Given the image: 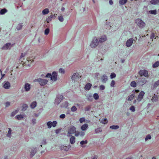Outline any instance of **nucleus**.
Listing matches in <instances>:
<instances>
[{
    "label": "nucleus",
    "mask_w": 159,
    "mask_h": 159,
    "mask_svg": "<svg viewBox=\"0 0 159 159\" xmlns=\"http://www.w3.org/2000/svg\"><path fill=\"white\" fill-rule=\"evenodd\" d=\"M129 109L132 112H134L135 111V107L134 106H131L129 108Z\"/></svg>",
    "instance_id": "49"
},
{
    "label": "nucleus",
    "mask_w": 159,
    "mask_h": 159,
    "mask_svg": "<svg viewBox=\"0 0 159 159\" xmlns=\"http://www.w3.org/2000/svg\"><path fill=\"white\" fill-rule=\"evenodd\" d=\"M88 125L87 124H85L83 125L81 127V129L83 131H84L88 128Z\"/></svg>",
    "instance_id": "19"
},
{
    "label": "nucleus",
    "mask_w": 159,
    "mask_h": 159,
    "mask_svg": "<svg viewBox=\"0 0 159 159\" xmlns=\"http://www.w3.org/2000/svg\"><path fill=\"white\" fill-rule=\"evenodd\" d=\"M77 108L75 106H73L71 108V110L72 111H75L77 110Z\"/></svg>",
    "instance_id": "44"
},
{
    "label": "nucleus",
    "mask_w": 159,
    "mask_h": 159,
    "mask_svg": "<svg viewBox=\"0 0 159 159\" xmlns=\"http://www.w3.org/2000/svg\"><path fill=\"white\" fill-rule=\"evenodd\" d=\"M107 37L105 36L101 37L99 40V42L101 43L104 42L107 40Z\"/></svg>",
    "instance_id": "21"
},
{
    "label": "nucleus",
    "mask_w": 159,
    "mask_h": 159,
    "mask_svg": "<svg viewBox=\"0 0 159 159\" xmlns=\"http://www.w3.org/2000/svg\"><path fill=\"white\" fill-rule=\"evenodd\" d=\"M119 126L118 125H112L111 126L110 128L112 129H118Z\"/></svg>",
    "instance_id": "32"
},
{
    "label": "nucleus",
    "mask_w": 159,
    "mask_h": 159,
    "mask_svg": "<svg viewBox=\"0 0 159 159\" xmlns=\"http://www.w3.org/2000/svg\"><path fill=\"white\" fill-rule=\"evenodd\" d=\"M98 44V39L96 37H95L93 40L92 41L90 44V46L92 48L96 47Z\"/></svg>",
    "instance_id": "4"
},
{
    "label": "nucleus",
    "mask_w": 159,
    "mask_h": 159,
    "mask_svg": "<svg viewBox=\"0 0 159 159\" xmlns=\"http://www.w3.org/2000/svg\"><path fill=\"white\" fill-rule=\"evenodd\" d=\"M99 88L101 90H104L105 87L104 85H102L99 86Z\"/></svg>",
    "instance_id": "59"
},
{
    "label": "nucleus",
    "mask_w": 159,
    "mask_h": 159,
    "mask_svg": "<svg viewBox=\"0 0 159 159\" xmlns=\"http://www.w3.org/2000/svg\"><path fill=\"white\" fill-rule=\"evenodd\" d=\"M134 41V39L132 38L129 39L126 42V45L127 47H130Z\"/></svg>",
    "instance_id": "11"
},
{
    "label": "nucleus",
    "mask_w": 159,
    "mask_h": 159,
    "mask_svg": "<svg viewBox=\"0 0 159 159\" xmlns=\"http://www.w3.org/2000/svg\"><path fill=\"white\" fill-rule=\"evenodd\" d=\"M87 143V140H85V141H82L80 142V144L83 145L85 144H86Z\"/></svg>",
    "instance_id": "51"
},
{
    "label": "nucleus",
    "mask_w": 159,
    "mask_h": 159,
    "mask_svg": "<svg viewBox=\"0 0 159 159\" xmlns=\"http://www.w3.org/2000/svg\"><path fill=\"white\" fill-rule=\"evenodd\" d=\"M49 12V9L48 8H45L42 11V13L43 15L47 14Z\"/></svg>",
    "instance_id": "24"
},
{
    "label": "nucleus",
    "mask_w": 159,
    "mask_h": 159,
    "mask_svg": "<svg viewBox=\"0 0 159 159\" xmlns=\"http://www.w3.org/2000/svg\"><path fill=\"white\" fill-rule=\"evenodd\" d=\"M135 22L137 26L141 29L143 28L146 25L145 23L139 18L136 19Z\"/></svg>",
    "instance_id": "1"
},
{
    "label": "nucleus",
    "mask_w": 159,
    "mask_h": 159,
    "mask_svg": "<svg viewBox=\"0 0 159 159\" xmlns=\"http://www.w3.org/2000/svg\"><path fill=\"white\" fill-rule=\"evenodd\" d=\"M135 95L134 94H132L128 97V100L129 101H131L133 99V98L135 96Z\"/></svg>",
    "instance_id": "28"
},
{
    "label": "nucleus",
    "mask_w": 159,
    "mask_h": 159,
    "mask_svg": "<svg viewBox=\"0 0 159 159\" xmlns=\"http://www.w3.org/2000/svg\"><path fill=\"white\" fill-rule=\"evenodd\" d=\"M158 99L157 95L154 94V96L152 97V100L153 102H156Z\"/></svg>",
    "instance_id": "23"
},
{
    "label": "nucleus",
    "mask_w": 159,
    "mask_h": 159,
    "mask_svg": "<svg viewBox=\"0 0 159 159\" xmlns=\"http://www.w3.org/2000/svg\"><path fill=\"white\" fill-rule=\"evenodd\" d=\"M0 71L2 75V77L1 78V79L5 76V74H2V71L1 70H0Z\"/></svg>",
    "instance_id": "63"
},
{
    "label": "nucleus",
    "mask_w": 159,
    "mask_h": 159,
    "mask_svg": "<svg viewBox=\"0 0 159 159\" xmlns=\"http://www.w3.org/2000/svg\"><path fill=\"white\" fill-rule=\"evenodd\" d=\"M93 97L95 100H97L99 98V96L97 93H95L93 94Z\"/></svg>",
    "instance_id": "40"
},
{
    "label": "nucleus",
    "mask_w": 159,
    "mask_h": 159,
    "mask_svg": "<svg viewBox=\"0 0 159 159\" xmlns=\"http://www.w3.org/2000/svg\"><path fill=\"white\" fill-rule=\"evenodd\" d=\"M150 3L152 5H157L159 3V0H152L150 2Z\"/></svg>",
    "instance_id": "20"
},
{
    "label": "nucleus",
    "mask_w": 159,
    "mask_h": 159,
    "mask_svg": "<svg viewBox=\"0 0 159 159\" xmlns=\"http://www.w3.org/2000/svg\"><path fill=\"white\" fill-rule=\"evenodd\" d=\"M36 81L39 82L41 86H44L48 82L47 80L42 79L41 78L38 79L36 80Z\"/></svg>",
    "instance_id": "6"
},
{
    "label": "nucleus",
    "mask_w": 159,
    "mask_h": 159,
    "mask_svg": "<svg viewBox=\"0 0 159 159\" xmlns=\"http://www.w3.org/2000/svg\"><path fill=\"white\" fill-rule=\"evenodd\" d=\"M51 80L53 81H55L57 80V75L56 72L54 71L52 72Z\"/></svg>",
    "instance_id": "12"
},
{
    "label": "nucleus",
    "mask_w": 159,
    "mask_h": 159,
    "mask_svg": "<svg viewBox=\"0 0 159 159\" xmlns=\"http://www.w3.org/2000/svg\"><path fill=\"white\" fill-rule=\"evenodd\" d=\"M116 76V74L114 73H112L110 75V77L111 79H112L113 78L115 77Z\"/></svg>",
    "instance_id": "46"
},
{
    "label": "nucleus",
    "mask_w": 159,
    "mask_h": 159,
    "mask_svg": "<svg viewBox=\"0 0 159 159\" xmlns=\"http://www.w3.org/2000/svg\"><path fill=\"white\" fill-rule=\"evenodd\" d=\"M65 116H65V114H63L60 115V117L61 118L63 119L65 117Z\"/></svg>",
    "instance_id": "58"
},
{
    "label": "nucleus",
    "mask_w": 159,
    "mask_h": 159,
    "mask_svg": "<svg viewBox=\"0 0 159 159\" xmlns=\"http://www.w3.org/2000/svg\"><path fill=\"white\" fill-rule=\"evenodd\" d=\"M115 84V82L114 80H112L111 83L110 85L111 87H114Z\"/></svg>",
    "instance_id": "55"
},
{
    "label": "nucleus",
    "mask_w": 159,
    "mask_h": 159,
    "mask_svg": "<svg viewBox=\"0 0 159 159\" xmlns=\"http://www.w3.org/2000/svg\"><path fill=\"white\" fill-rule=\"evenodd\" d=\"M139 75L141 76H144L145 77H148V71L145 70H141L139 72Z\"/></svg>",
    "instance_id": "8"
},
{
    "label": "nucleus",
    "mask_w": 159,
    "mask_h": 159,
    "mask_svg": "<svg viewBox=\"0 0 159 159\" xmlns=\"http://www.w3.org/2000/svg\"><path fill=\"white\" fill-rule=\"evenodd\" d=\"M159 66V61L156 62L153 65L152 67L153 68H156Z\"/></svg>",
    "instance_id": "30"
},
{
    "label": "nucleus",
    "mask_w": 159,
    "mask_h": 159,
    "mask_svg": "<svg viewBox=\"0 0 159 159\" xmlns=\"http://www.w3.org/2000/svg\"><path fill=\"white\" fill-rule=\"evenodd\" d=\"M127 2V0H120V4L124 5Z\"/></svg>",
    "instance_id": "43"
},
{
    "label": "nucleus",
    "mask_w": 159,
    "mask_h": 159,
    "mask_svg": "<svg viewBox=\"0 0 159 159\" xmlns=\"http://www.w3.org/2000/svg\"><path fill=\"white\" fill-rule=\"evenodd\" d=\"M18 110H16L15 111L12 112L11 114V116H14L16 113L18 112Z\"/></svg>",
    "instance_id": "54"
},
{
    "label": "nucleus",
    "mask_w": 159,
    "mask_h": 159,
    "mask_svg": "<svg viewBox=\"0 0 159 159\" xmlns=\"http://www.w3.org/2000/svg\"><path fill=\"white\" fill-rule=\"evenodd\" d=\"M76 132L75 127L73 125L70 126L68 129V134H69L68 136H71L72 134L75 133Z\"/></svg>",
    "instance_id": "2"
},
{
    "label": "nucleus",
    "mask_w": 159,
    "mask_h": 159,
    "mask_svg": "<svg viewBox=\"0 0 159 159\" xmlns=\"http://www.w3.org/2000/svg\"><path fill=\"white\" fill-rule=\"evenodd\" d=\"M146 82L147 80L146 78L141 77L139 79L137 83L139 85L143 86L144 84Z\"/></svg>",
    "instance_id": "5"
},
{
    "label": "nucleus",
    "mask_w": 159,
    "mask_h": 159,
    "mask_svg": "<svg viewBox=\"0 0 159 159\" xmlns=\"http://www.w3.org/2000/svg\"><path fill=\"white\" fill-rule=\"evenodd\" d=\"M145 93L143 91H141L138 95L137 100L139 102H140L143 98Z\"/></svg>",
    "instance_id": "9"
},
{
    "label": "nucleus",
    "mask_w": 159,
    "mask_h": 159,
    "mask_svg": "<svg viewBox=\"0 0 159 159\" xmlns=\"http://www.w3.org/2000/svg\"><path fill=\"white\" fill-rule=\"evenodd\" d=\"M81 77V76L79 75L78 73H76L73 74L71 77V79L72 80L74 81V82H77L79 80V79Z\"/></svg>",
    "instance_id": "3"
},
{
    "label": "nucleus",
    "mask_w": 159,
    "mask_h": 159,
    "mask_svg": "<svg viewBox=\"0 0 159 159\" xmlns=\"http://www.w3.org/2000/svg\"><path fill=\"white\" fill-rule=\"evenodd\" d=\"M47 125H48V128H50L52 126V122L50 121H48L47 123Z\"/></svg>",
    "instance_id": "37"
},
{
    "label": "nucleus",
    "mask_w": 159,
    "mask_h": 159,
    "mask_svg": "<svg viewBox=\"0 0 159 159\" xmlns=\"http://www.w3.org/2000/svg\"><path fill=\"white\" fill-rule=\"evenodd\" d=\"M80 122V123H82L83 122L85 121V119L84 117L81 118L79 120Z\"/></svg>",
    "instance_id": "57"
},
{
    "label": "nucleus",
    "mask_w": 159,
    "mask_h": 159,
    "mask_svg": "<svg viewBox=\"0 0 159 159\" xmlns=\"http://www.w3.org/2000/svg\"><path fill=\"white\" fill-rule=\"evenodd\" d=\"M25 90L26 91H28L30 89V85L29 83H26L24 86Z\"/></svg>",
    "instance_id": "13"
},
{
    "label": "nucleus",
    "mask_w": 159,
    "mask_h": 159,
    "mask_svg": "<svg viewBox=\"0 0 159 159\" xmlns=\"http://www.w3.org/2000/svg\"><path fill=\"white\" fill-rule=\"evenodd\" d=\"M3 87L5 89H9L10 87V83L8 82H7L4 84Z\"/></svg>",
    "instance_id": "15"
},
{
    "label": "nucleus",
    "mask_w": 159,
    "mask_h": 159,
    "mask_svg": "<svg viewBox=\"0 0 159 159\" xmlns=\"http://www.w3.org/2000/svg\"><path fill=\"white\" fill-rule=\"evenodd\" d=\"M155 37V34L154 33H152L151 34L150 39H152Z\"/></svg>",
    "instance_id": "61"
},
{
    "label": "nucleus",
    "mask_w": 159,
    "mask_h": 159,
    "mask_svg": "<svg viewBox=\"0 0 159 159\" xmlns=\"http://www.w3.org/2000/svg\"><path fill=\"white\" fill-rule=\"evenodd\" d=\"M22 26L21 24H19L16 27V29L18 30H20L22 28Z\"/></svg>",
    "instance_id": "41"
},
{
    "label": "nucleus",
    "mask_w": 159,
    "mask_h": 159,
    "mask_svg": "<svg viewBox=\"0 0 159 159\" xmlns=\"http://www.w3.org/2000/svg\"><path fill=\"white\" fill-rule=\"evenodd\" d=\"M10 45L11 43H7L2 47V49H7L9 48Z\"/></svg>",
    "instance_id": "18"
},
{
    "label": "nucleus",
    "mask_w": 159,
    "mask_h": 159,
    "mask_svg": "<svg viewBox=\"0 0 159 159\" xmlns=\"http://www.w3.org/2000/svg\"><path fill=\"white\" fill-rule=\"evenodd\" d=\"M28 107V106L27 105L25 104H24L23 105V108L22 110L23 111H25L27 109V108Z\"/></svg>",
    "instance_id": "38"
},
{
    "label": "nucleus",
    "mask_w": 159,
    "mask_h": 159,
    "mask_svg": "<svg viewBox=\"0 0 159 159\" xmlns=\"http://www.w3.org/2000/svg\"><path fill=\"white\" fill-rule=\"evenodd\" d=\"M92 86V85L90 83H88L85 85L84 89L85 90H89Z\"/></svg>",
    "instance_id": "17"
},
{
    "label": "nucleus",
    "mask_w": 159,
    "mask_h": 159,
    "mask_svg": "<svg viewBox=\"0 0 159 159\" xmlns=\"http://www.w3.org/2000/svg\"><path fill=\"white\" fill-rule=\"evenodd\" d=\"M87 98L88 100L89 101H92L93 100V96L91 95H88L87 96Z\"/></svg>",
    "instance_id": "25"
},
{
    "label": "nucleus",
    "mask_w": 159,
    "mask_h": 159,
    "mask_svg": "<svg viewBox=\"0 0 159 159\" xmlns=\"http://www.w3.org/2000/svg\"><path fill=\"white\" fill-rule=\"evenodd\" d=\"M97 156H94L93 157V158H92V159H97Z\"/></svg>",
    "instance_id": "64"
},
{
    "label": "nucleus",
    "mask_w": 159,
    "mask_h": 159,
    "mask_svg": "<svg viewBox=\"0 0 159 159\" xmlns=\"http://www.w3.org/2000/svg\"><path fill=\"white\" fill-rule=\"evenodd\" d=\"M7 11V10L6 9L4 8L2 9L1 10L0 13L1 14H3L6 12Z\"/></svg>",
    "instance_id": "34"
},
{
    "label": "nucleus",
    "mask_w": 159,
    "mask_h": 159,
    "mask_svg": "<svg viewBox=\"0 0 159 159\" xmlns=\"http://www.w3.org/2000/svg\"><path fill=\"white\" fill-rule=\"evenodd\" d=\"M70 142L71 144H73L75 142V137L74 136H71L70 139Z\"/></svg>",
    "instance_id": "22"
},
{
    "label": "nucleus",
    "mask_w": 159,
    "mask_h": 159,
    "mask_svg": "<svg viewBox=\"0 0 159 159\" xmlns=\"http://www.w3.org/2000/svg\"><path fill=\"white\" fill-rule=\"evenodd\" d=\"M91 108V105H89L88 106L86 107L85 108V111H88L90 110Z\"/></svg>",
    "instance_id": "50"
},
{
    "label": "nucleus",
    "mask_w": 159,
    "mask_h": 159,
    "mask_svg": "<svg viewBox=\"0 0 159 159\" xmlns=\"http://www.w3.org/2000/svg\"><path fill=\"white\" fill-rule=\"evenodd\" d=\"M59 72L61 74H64L65 73V70L64 69L62 68H61L59 70Z\"/></svg>",
    "instance_id": "52"
},
{
    "label": "nucleus",
    "mask_w": 159,
    "mask_h": 159,
    "mask_svg": "<svg viewBox=\"0 0 159 159\" xmlns=\"http://www.w3.org/2000/svg\"><path fill=\"white\" fill-rule=\"evenodd\" d=\"M130 86L134 88L136 86V83L135 81H132L130 84Z\"/></svg>",
    "instance_id": "27"
},
{
    "label": "nucleus",
    "mask_w": 159,
    "mask_h": 159,
    "mask_svg": "<svg viewBox=\"0 0 159 159\" xmlns=\"http://www.w3.org/2000/svg\"><path fill=\"white\" fill-rule=\"evenodd\" d=\"M149 12L151 14L154 15H155L157 14V11L156 10H150L149 11Z\"/></svg>",
    "instance_id": "31"
},
{
    "label": "nucleus",
    "mask_w": 159,
    "mask_h": 159,
    "mask_svg": "<svg viewBox=\"0 0 159 159\" xmlns=\"http://www.w3.org/2000/svg\"><path fill=\"white\" fill-rule=\"evenodd\" d=\"M33 61V58H27L26 61L24 62V63L30 66L31 63Z\"/></svg>",
    "instance_id": "10"
},
{
    "label": "nucleus",
    "mask_w": 159,
    "mask_h": 159,
    "mask_svg": "<svg viewBox=\"0 0 159 159\" xmlns=\"http://www.w3.org/2000/svg\"><path fill=\"white\" fill-rule=\"evenodd\" d=\"M16 117L18 120H21L23 118V116L21 115H17L16 116Z\"/></svg>",
    "instance_id": "35"
},
{
    "label": "nucleus",
    "mask_w": 159,
    "mask_h": 159,
    "mask_svg": "<svg viewBox=\"0 0 159 159\" xmlns=\"http://www.w3.org/2000/svg\"><path fill=\"white\" fill-rule=\"evenodd\" d=\"M6 106L7 107L10 105V103L9 102H7L6 103Z\"/></svg>",
    "instance_id": "62"
},
{
    "label": "nucleus",
    "mask_w": 159,
    "mask_h": 159,
    "mask_svg": "<svg viewBox=\"0 0 159 159\" xmlns=\"http://www.w3.org/2000/svg\"><path fill=\"white\" fill-rule=\"evenodd\" d=\"M11 130L10 128H9L8 133L7 134V136L8 137H10L11 136Z\"/></svg>",
    "instance_id": "36"
},
{
    "label": "nucleus",
    "mask_w": 159,
    "mask_h": 159,
    "mask_svg": "<svg viewBox=\"0 0 159 159\" xmlns=\"http://www.w3.org/2000/svg\"><path fill=\"white\" fill-rule=\"evenodd\" d=\"M52 15H51L50 16H48L47 19L46 21L48 23H49L50 21L51 20L52 18Z\"/></svg>",
    "instance_id": "33"
},
{
    "label": "nucleus",
    "mask_w": 159,
    "mask_h": 159,
    "mask_svg": "<svg viewBox=\"0 0 159 159\" xmlns=\"http://www.w3.org/2000/svg\"><path fill=\"white\" fill-rule=\"evenodd\" d=\"M36 152L35 149L34 148L33 150H32L30 152V157H32L35 154Z\"/></svg>",
    "instance_id": "29"
},
{
    "label": "nucleus",
    "mask_w": 159,
    "mask_h": 159,
    "mask_svg": "<svg viewBox=\"0 0 159 159\" xmlns=\"http://www.w3.org/2000/svg\"><path fill=\"white\" fill-rule=\"evenodd\" d=\"M159 85V80L155 82L152 86V89H155Z\"/></svg>",
    "instance_id": "14"
},
{
    "label": "nucleus",
    "mask_w": 159,
    "mask_h": 159,
    "mask_svg": "<svg viewBox=\"0 0 159 159\" xmlns=\"http://www.w3.org/2000/svg\"><path fill=\"white\" fill-rule=\"evenodd\" d=\"M37 105V102H32L31 105H30V107L32 108H34V107H35Z\"/></svg>",
    "instance_id": "26"
},
{
    "label": "nucleus",
    "mask_w": 159,
    "mask_h": 159,
    "mask_svg": "<svg viewBox=\"0 0 159 159\" xmlns=\"http://www.w3.org/2000/svg\"><path fill=\"white\" fill-rule=\"evenodd\" d=\"M68 105V103L67 102H65L64 104H63L62 107H66Z\"/></svg>",
    "instance_id": "47"
},
{
    "label": "nucleus",
    "mask_w": 159,
    "mask_h": 159,
    "mask_svg": "<svg viewBox=\"0 0 159 159\" xmlns=\"http://www.w3.org/2000/svg\"><path fill=\"white\" fill-rule=\"evenodd\" d=\"M64 98L63 96L61 95H57L55 100V103L57 104L60 103L61 101L63 100Z\"/></svg>",
    "instance_id": "7"
},
{
    "label": "nucleus",
    "mask_w": 159,
    "mask_h": 159,
    "mask_svg": "<svg viewBox=\"0 0 159 159\" xmlns=\"http://www.w3.org/2000/svg\"><path fill=\"white\" fill-rule=\"evenodd\" d=\"M108 121L106 118H105L103 120H102L101 121V122L104 124H106L107 123Z\"/></svg>",
    "instance_id": "45"
},
{
    "label": "nucleus",
    "mask_w": 159,
    "mask_h": 159,
    "mask_svg": "<svg viewBox=\"0 0 159 159\" xmlns=\"http://www.w3.org/2000/svg\"><path fill=\"white\" fill-rule=\"evenodd\" d=\"M58 19L61 22H62L64 20L63 18L61 16H60L58 17Z\"/></svg>",
    "instance_id": "53"
},
{
    "label": "nucleus",
    "mask_w": 159,
    "mask_h": 159,
    "mask_svg": "<svg viewBox=\"0 0 159 159\" xmlns=\"http://www.w3.org/2000/svg\"><path fill=\"white\" fill-rule=\"evenodd\" d=\"M51 76H52V75L51 74H50V73L47 74V75H46V77H47V78H51Z\"/></svg>",
    "instance_id": "60"
},
{
    "label": "nucleus",
    "mask_w": 159,
    "mask_h": 159,
    "mask_svg": "<svg viewBox=\"0 0 159 159\" xmlns=\"http://www.w3.org/2000/svg\"><path fill=\"white\" fill-rule=\"evenodd\" d=\"M102 82L103 83H105L107 80V77L105 75H103L101 77Z\"/></svg>",
    "instance_id": "16"
},
{
    "label": "nucleus",
    "mask_w": 159,
    "mask_h": 159,
    "mask_svg": "<svg viewBox=\"0 0 159 159\" xmlns=\"http://www.w3.org/2000/svg\"><path fill=\"white\" fill-rule=\"evenodd\" d=\"M151 139V137L150 134L147 135L145 137V140L146 141L148 140V139Z\"/></svg>",
    "instance_id": "39"
},
{
    "label": "nucleus",
    "mask_w": 159,
    "mask_h": 159,
    "mask_svg": "<svg viewBox=\"0 0 159 159\" xmlns=\"http://www.w3.org/2000/svg\"><path fill=\"white\" fill-rule=\"evenodd\" d=\"M102 130L100 128H97L95 130V132L96 134L102 132Z\"/></svg>",
    "instance_id": "42"
},
{
    "label": "nucleus",
    "mask_w": 159,
    "mask_h": 159,
    "mask_svg": "<svg viewBox=\"0 0 159 159\" xmlns=\"http://www.w3.org/2000/svg\"><path fill=\"white\" fill-rule=\"evenodd\" d=\"M49 29L48 28H47L45 30L44 34L45 35H47L49 34Z\"/></svg>",
    "instance_id": "48"
},
{
    "label": "nucleus",
    "mask_w": 159,
    "mask_h": 159,
    "mask_svg": "<svg viewBox=\"0 0 159 159\" xmlns=\"http://www.w3.org/2000/svg\"><path fill=\"white\" fill-rule=\"evenodd\" d=\"M57 124V122L56 121H54L52 123V125L53 127H55L56 126Z\"/></svg>",
    "instance_id": "56"
}]
</instances>
